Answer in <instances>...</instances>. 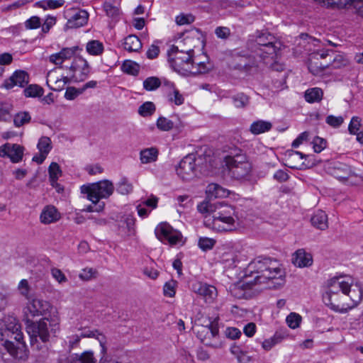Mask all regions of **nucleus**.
<instances>
[{"mask_svg": "<svg viewBox=\"0 0 363 363\" xmlns=\"http://www.w3.org/2000/svg\"><path fill=\"white\" fill-rule=\"evenodd\" d=\"M327 286L323 299L335 312L345 313L362 301L363 291L358 284L353 285L342 277H333L328 281Z\"/></svg>", "mask_w": 363, "mask_h": 363, "instance_id": "1", "label": "nucleus"}, {"mask_svg": "<svg viewBox=\"0 0 363 363\" xmlns=\"http://www.w3.org/2000/svg\"><path fill=\"white\" fill-rule=\"evenodd\" d=\"M0 352H7L18 360H26L28 357L21 325L13 315H6L0 321Z\"/></svg>", "mask_w": 363, "mask_h": 363, "instance_id": "2", "label": "nucleus"}, {"mask_svg": "<svg viewBox=\"0 0 363 363\" xmlns=\"http://www.w3.org/2000/svg\"><path fill=\"white\" fill-rule=\"evenodd\" d=\"M33 350H48V342L51 336L55 337L60 330V318L57 311L38 321H29L26 327Z\"/></svg>", "mask_w": 363, "mask_h": 363, "instance_id": "3", "label": "nucleus"}, {"mask_svg": "<svg viewBox=\"0 0 363 363\" xmlns=\"http://www.w3.org/2000/svg\"><path fill=\"white\" fill-rule=\"evenodd\" d=\"M281 277V269L276 260L269 257H257L248 264L243 278L246 284L255 285Z\"/></svg>", "mask_w": 363, "mask_h": 363, "instance_id": "4", "label": "nucleus"}, {"mask_svg": "<svg viewBox=\"0 0 363 363\" xmlns=\"http://www.w3.org/2000/svg\"><path fill=\"white\" fill-rule=\"evenodd\" d=\"M212 157L206 154H189L184 157L177 168V172L184 181H189L199 174H206L210 171Z\"/></svg>", "mask_w": 363, "mask_h": 363, "instance_id": "5", "label": "nucleus"}, {"mask_svg": "<svg viewBox=\"0 0 363 363\" xmlns=\"http://www.w3.org/2000/svg\"><path fill=\"white\" fill-rule=\"evenodd\" d=\"M230 177L238 181L250 179L252 169V164L243 151L238 147L229 148V154L224 158Z\"/></svg>", "mask_w": 363, "mask_h": 363, "instance_id": "6", "label": "nucleus"}, {"mask_svg": "<svg viewBox=\"0 0 363 363\" xmlns=\"http://www.w3.org/2000/svg\"><path fill=\"white\" fill-rule=\"evenodd\" d=\"M194 50H180L178 46L172 45L167 51L168 62L170 67L177 72L184 76L196 74L201 69H195L193 60Z\"/></svg>", "mask_w": 363, "mask_h": 363, "instance_id": "7", "label": "nucleus"}, {"mask_svg": "<svg viewBox=\"0 0 363 363\" xmlns=\"http://www.w3.org/2000/svg\"><path fill=\"white\" fill-rule=\"evenodd\" d=\"M82 193L87 194V199L92 203H97L101 199H107L114 191V186L112 182L104 179L88 186L81 187Z\"/></svg>", "mask_w": 363, "mask_h": 363, "instance_id": "8", "label": "nucleus"}, {"mask_svg": "<svg viewBox=\"0 0 363 363\" xmlns=\"http://www.w3.org/2000/svg\"><path fill=\"white\" fill-rule=\"evenodd\" d=\"M197 209L212 216H238L234 207L224 202L203 201L198 204Z\"/></svg>", "mask_w": 363, "mask_h": 363, "instance_id": "9", "label": "nucleus"}, {"mask_svg": "<svg viewBox=\"0 0 363 363\" xmlns=\"http://www.w3.org/2000/svg\"><path fill=\"white\" fill-rule=\"evenodd\" d=\"M69 69L73 73L72 79L75 82L84 81L90 72L88 62L82 57H77L74 59Z\"/></svg>", "mask_w": 363, "mask_h": 363, "instance_id": "10", "label": "nucleus"}, {"mask_svg": "<svg viewBox=\"0 0 363 363\" xmlns=\"http://www.w3.org/2000/svg\"><path fill=\"white\" fill-rule=\"evenodd\" d=\"M27 309L33 317L46 315L47 313L51 315L52 313L57 311L48 301L35 298L28 300Z\"/></svg>", "mask_w": 363, "mask_h": 363, "instance_id": "11", "label": "nucleus"}, {"mask_svg": "<svg viewBox=\"0 0 363 363\" xmlns=\"http://www.w3.org/2000/svg\"><path fill=\"white\" fill-rule=\"evenodd\" d=\"M155 233L159 240L162 242L167 241L170 245H176L182 239V234L174 230L172 226L167 223H161L155 230Z\"/></svg>", "mask_w": 363, "mask_h": 363, "instance_id": "12", "label": "nucleus"}, {"mask_svg": "<svg viewBox=\"0 0 363 363\" xmlns=\"http://www.w3.org/2000/svg\"><path fill=\"white\" fill-rule=\"evenodd\" d=\"M196 337L206 345L213 346V340L218 335V327L216 323L210 325H198L196 328Z\"/></svg>", "mask_w": 363, "mask_h": 363, "instance_id": "13", "label": "nucleus"}, {"mask_svg": "<svg viewBox=\"0 0 363 363\" xmlns=\"http://www.w3.org/2000/svg\"><path fill=\"white\" fill-rule=\"evenodd\" d=\"M238 216H212V220L208 225L218 232L231 231L236 228Z\"/></svg>", "mask_w": 363, "mask_h": 363, "instance_id": "14", "label": "nucleus"}, {"mask_svg": "<svg viewBox=\"0 0 363 363\" xmlns=\"http://www.w3.org/2000/svg\"><path fill=\"white\" fill-rule=\"evenodd\" d=\"M23 150L20 145L7 143L0 146V157H8L13 163H18L22 160Z\"/></svg>", "mask_w": 363, "mask_h": 363, "instance_id": "15", "label": "nucleus"}, {"mask_svg": "<svg viewBox=\"0 0 363 363\" xmlns=\"http://www.w3.org/2000/svg\"><path fill=\"white\" fill-rule=\"evenodd\" d=\"M330 6L338 9H353L360 17L363 18V0H325Z\"/></svg>", "mask_w": 363, "mask_h": 363, "instance_id": "16", "label": "nucleus"}, {"mask_svg": "<svg viewBox=\"0 0 363 363\" xmlns=\"http://www.w3.org/2000/svg\"><path fill=\"white\" fill-rule=\"evenodd\" d=\"M191 290L203 296L206 302L211 303L217 297L218 291L215 286L206 283L196 281L191 284Z\"/></svg>", "mask_w": 363, "mask_h": 363, "instance_id": "17", "label": "nucleus"}, {"mask_svg": "<svg viewBox=\"0 0 363 363\" xmlns=\"http://www.w3.org/2000/svg\"><path fill=\"white\" fill-rule=\"evenodd\" d=\"M29 82V75L23 70H16L7 79H6L1 87L11 89L14 86L25 87Z\"/></svg>", "mask_w": 363, "mask_h": 363, "instance_id": "18", "label": "nucleus"}, {"mask_svg": "<svg viewBox=\"0 0 363 363\" xmlns=\"http://www.w3.org/2000/svg\"><path fill=\"white\" fill-rule=\"evenodd\" d=\"M61 218V213L53 205L45 206L40 215V220L43 224L48 225L57 222Z\"/></svg>", "mask_w": 363, "mask_h": 363, "instance_id": "19", "label": "nucleus"}, {"mask_svg": "<svg viewBox=\"0 0 363 363\" xmlns=\"http://www.w3.org/2000/svg\"><path fill=\"white\" fill-rule=\"evenodd\" d=\"M89 18V13L85 10L74 11L68 19L66 27L67 28H77L84 26Z\"/></svg>", "mask_w": 363, "mask_h": 363, "instance_id": "20", "label": "nucleus"}, {"mask_svg": "<svg viewBox=\"0 0 363 363\" xmlns=\"http://www.w3.org/2000/svg\"><path fill=\"white\" fill-rule=\"evenodd\" d=\"M78 49L77 46L62 48L59 52L51 55L49 57V60L56 65H60L66 60L71 59Z\"/></svg>", "mask_w": 363, "mask_h": 363, "instance_id": "21", "label": "nucleus"}, {"mask_svg": "<svg viewBox=\"0 0 363 363\" xmlns=\"http://www.w3.org/2000/svg\"><path fill=\"white\" fill-rule=\"evenodd\" d=\"M238 60L235 67L239 69L249 70L252 67H257L259 63L262 61L260 58L255 54V55H238Z\"/></svg>", "mask_w": 363, "mask_h": 363, "instance_id": "22", "label": "nucleus"}, {"mask_svg": "<svg viewBox=\"0 0 363 363\" xmlns=\"http://www.w3.org/2000/svg\"><path fill=\"white\" fill-rule=\"evenodd\" d=\"M206 193V199L204 201H212L213 199L226 197L229 194L228 190L215 183L208 185Z\"/></svg>", "mask_w": 363, "mask_h": 363, "instance_id": "23", "label": "nucleus"}, {"mask_svg": "<svg viewBox=\"0 0 363 363\" xmlns=\"http://www.w3.org/2000/svg\"><path fill=\"white\" fill-rule=\"evenodd\" d=\"M292 262L298 267H305L311 266L313 259L310 254L306 253L303 250H298L295 252Z\"/></svg>", "mask_w": 363, "mask_h": 363, "instance_id": "24", "label": "nucleus"}, {"mask_svg": "<svg viewBox=\"0 0 363 363\" xmlns=\"http://www.w3.org/2000/svg\"><path fill=\"white\" fill-rule=\"evenodd\" d=\"M311 222L313 226L321 230H324L328 227V216L321 210H318L314 213L311 218Z\"/></svg>", "mask_w": 363, "mask_h": 363, "instance_id": "25", "label": "nucleus"}, {"mask_svg": "<svg viewBox=\"0 0 363 363\" xmlns=\"http://www.w3.org/2000/svg\"><path fill=\"white\" fill-rule=\"evenodd\" d=\"M330 67L327 62H320V60L313 59L312 55L308 58V69L314 75H319L326 69Z\"/></svg>", "mask_w": 363, "mask_h": 363, "instance_id": "26", "label": "nucleus"}, {"mask_svg": "<svg viewBox=\"0 0 363 363\" xmlns=\"http://www.w3.org/2000/svg\"><path fill=\"white\" fill-rule=\"evenodd\" d=\"M286 336V332L282 330L277 331L272 337L264 340L262 346L264 350H270L274 345L280 343Z\"/></svg>", "mask_w": 363, "mask_h": 363, "instance_id": "27", "label": "nucleus"}, {"mask_svg": "<svg viewBox=\"0 0 363 363\" xmlns=\"http://www.w3.org/2000/svg\"><path fill=\"white\" fill-rule=\"evenodd\" d=\"M68 363H96V359L91 351H86L81 354L72 355Z\"/></svg>", "mask_w": 363, "mask_h": 363, "instance_id": "28", "label": "nucleus"}, {"mask_svg": "<svg viewBox=\"0 0 363 363\" xmlns=\"http://www.w3.org/2000/svg\"><path fill=\"white\" fill-rule=\"evenodd\" d=\"M124 48L128 52H138L142 48L140 39L135 35H130L124 40Z\"/></svg>", "mask_w": 363, "mask_h": 363, "instance_id": "29", "label": "nucleus"}, {"mask_svg": "<svg viewBox=\"0 0 363 363\" xmlns=\"http://www.w3.org/2000/svg\"><path fill=\"white\" fill-rule=\"evenodd\" d=\"M323 96V91L318 87L308 89L305 91L304 94L306 101L311 104L320 101Z\"/></svg>", "mask_w": 363, "mask_h": 363, "instance_id": "30", "label": "nucleus"}, {"mask_svg": "<svg viewBox=\"0 0 363 363\" xmlns=\"http://www.w3.org/2000/svg\"><path fill=\"white\" fill-rule=\"evenodd\" d=\"M140 156L142 163H151L157 160L158 150L155 147L147 148L140 151Z\"/></svg>", "mask_w": 363, "mask_h": 363, "instance_id": "31", "label": "nucleus"}, {"mask_svg": "<svg viewBox=\"0 0 363 363\" xmlns=\"http://www.w3.org/2000/svg\"><path fill=\"white\" fill-rule=\"evenodd\" d=\"M165 85L172 89V92H169L167 95L169 101L174 103L177 106H180L184 104V98L179 91L174 87L173 83L167 82Z\"/></svg>", "mask_w": 363, "mask_h": 363, "instance_id": "32", "label": "nucleus"}, {"mask_svg": "<svg viewBox=\"0 0 363 363\" xmlns=\"http://www.w3.org/2000/svg\"><path fill=\"white\" fill-rule=\"evenodd\" d=\"M277 52V46L273 43V40H269L267 41V45L264 47L258 48L256 50V55L257 56L260 58V60H264L265 57H267V55H271L276 54Z\"/></svg>", "mask_w": 363, "mask_h": 363, "instance_id": "33", "label": "nucleus"}, {"mask_svg": "<svg viewBox=\"0 0 363 363\" xmlns=\"http://www.w3.org/2000/svg\"><path fill=\"white\" fill-rule=\"evenodd\" d=\"M272 127V125L270 122L259 120L252 123L250 131L255 135H258L269 131Z\"/></svg>", "mask_w": 363, "mask_h": 363, "instance_id": "34", "label": "nucleus"}, {"mask_svg": "<svg viewBox=\"0 0 363 363\" xmlns=\"http://www.w3.org/2000/svg\"><path fill=\"white\" fill-rule=\"evenodd\" d=\"M48 172L51 185L56 187L58 185L57 179L62 175L60 167L57 162H52L49 167Z\"/></svg>", "mask_w": 363, "mask_h": 363, "instance_id": "35", "label": "nucleus"}, {"mask_svg": "<svg viewBox=\"0 0 363 363\" xmlns=\"http://www.w3.org/2000/svg\"><path fill=\"white\" fill-rule=\"evenodd\" d=\"M104 45L99 40H92L89 41L86 45L87 52L91 55H100L104 52Z\"/></svg>", "mask_w": 363, "mask_h": 363, "instance_id": "36", "label": "nucleus"}, {"mask_svg": "<svg viewBox=\"0 0 363 363\" xmlns=\"http://www.w3.org/2000/svg\"><path fill=\"white\" fill-rule=\"evenodd\" d=\"M234 106L238 108H245L250 104V97L244 93H238L232 96Z\"/></svg>", "mask_w": 363, "mask_h": 363, "instance_id": "37", "label": "nucleus"}, {"mask_svg": "<svg viewBox=\"0 0 363 363\" xmlns=\"http://www.w3.org/2000/svg\"><path fill=\"white\" fill-rule=\"evenodd\" d=\"M65 4L64 0H43L35 3V6L46 9H55L61 7Z\"/></svg>", "mask_w": 363, "mask_h": 363, "instance_id": "38", "label": "nucleus"}, {"mask_svg": "<svg viewBox=\"0 0 363 363\" xmlns=\"http://www.w3.org/2000/svg\"><path fill=\"white\" fill-rule=\"evenodd\" d=\"M123 72L132 75H138L140 70V65L132 60H125L121 66Z\"/></svg>", "mask_w": 363, "mask_h": 363, "instance_id": "39", "label": "nucleus"}, {"mask_svg": "<svg viewBox=\"0 0 363 363\" xmlns=\"http://www.w3.org/2000/svg\"><path fill=\"white\" fill-rule=\"evenodd\" d=\"M156 110L155 105L151 101H146L138 108V113L143 117L152 116Z\"/></svg>", "mask_w": 363, "mask_h": 363, "instance_id": "40", "label": "nucleus"}, {"mask_svg": "<svg viewBox=\"0 0 363 363\" xmlns=\"http://www.w3.org/2000/svg\"><path fill=\"white\" fill-rule=\"evenodd\" d=\"M160 86L161 81L157 77H150L143 81V88L148 91H155Z\"/></svg>", "mask_w": 363, "mask_h": 363, "instance_id": "41", "label": "nucleus"}, {"mask_svg": "<svg viewBox=\"0 0 363 363\" xmlns=\"http://www.w3.org/2000/svg\"><path fill=\"white\" fill-rule=\"evenodd\" d=\"M133 185L125 177L122 178L117 184L116 191L123 195H126L133 191Z\"/></svg>", "mask_w": 363, "mask_h": 363, "instance_id": "42", "label": "nucleus"}, {"mask_svg": "<svg viewBox=\"0 0 363 363\" xmlns=\"http://www.w3.org/2000/svg\"><path fill=\"white\" fill-rule=\"evenodd\" d=\"M327 63L330 64V67L339 69L347 65V60L342 55L335 54L333 56H330Z\"/></svg>", "mask_w": 363, "mask_h": 363, "instance_id": "43", "label": "nucleus"}, {"mask_svg": "<svg viewBox=\"0 0 363 363\" xmlns=\"http://www.w3.org/2000/svg\"><path fill=\"white\" fill-rule=\"evenodd\" d=\"M12 106L6 102H0V121H8L11 118Z\"/></svg>", "mask_w": 363, "mask_h": 363, "instance_id": "44", "label": "nucleus"}, {"mask_svg": "<svg viewBox=\"0 0 363 363\" xmlns=\"http://www.w3.org/2000/svg\"><path fill=\"white\" fill-rule=\"evenodd\" d=\"M23 92L26 97H37L43 95V89L37 84H30L24 89Z\"/></svg>", "mask_w": 363, "mask_h": 363, "instance_id": "45", "label": "nucleus"}, {"mask_svg": "<svg viewBox=\"0 0 363 363\" xmlns=\"http://www.w3.org/2000/svg\"><path fill=\"white\" fill-rule=\"evenodd\" d=\"M156 125L162 131H169L174 128V123L165 117L160 116L157 121Z\"/></svg>", "mask_w": 363, "mask_h": 363, "instance_id": "46", "label": "nucleus"}, {"mask_svg": "<svg viewBox=\"0 0 363 363\" xmlns=\"http://www.w3.org/2000/svg\"><path fill=\"white\" fill-rule=\"evenodd\" d=\"M31 118L28 112H20L15 115L13 123L16 127H21L30 122Z\"/></svg>", "mask_w": 363, "mask_h": 363, "instance_id": "47", "label": "nucleus"}, {"mask_svg": "<svg viewBox=\"0 0 363 363\" xmlns=\"http://www.w3.org/2000/svg\"><path fill=\"white\" fill-rule=\"evenodd\" d=\"M37 147L40 152L48 155L52 149L51 140L48 137H42L39 140Z\"/></svg>", "mask_w": 363, "mask_h": 363, "instance_id": "48", "label": "nucleus"}, {"mask_svg": "<svg viewBox=\"0 0 363 363\" xmlns=\"http://www.w3.org/2000/svg\"><path fill=\"white\" fill-rule=\"evenodd\" d=\"M104 9L106 15L113 19L117 18L120 15L119 9L110 2H105L104 4Z\"/></svg>", "mask_w": 363, "mask_h": 363, "instance_id": "49", "label": "nucleus"}, {"mask_svg": "<svg viewBox=\"0 0 363 363\" xmlns=\"http://www.w3.org/2000/svg\"><path fill=\"white\" fill-rule=\"evenodd\" d=\"M18 289L20 292V294L24 296L28 301L31 298V296H30V292L31 290V288L28 284V281L27 279H22L18 286Z\"/></svg>", "mask_w": 363, "mask_h": 363, "instance_id": "50", "label": "nucleus"}, {"mask_svg": "<svg viewBox=\"0 0 363 363\" xmlns=\"http://www.w3.org/2000/svg\"><path fill=\"white\" fill-rule=\"evenodd\" d=\"M289 328L295 329L298 328L301 321V316L296 313H291L286 319Z\"/></svg>", "mask_w": 363, "mask_h": 363, "instance_id": "51", "label": "nucleus"}, {"mask_svg": "<svg viewBox=\"0 0 363 363\" xmlns=\"http://www.w3.org/2000/svg\"><path fill=\"white\" fill-rule=\"evenodd\" d=\"M50 273H51V275L53 277V279H55V280L56 281H57L58 284H63L67 282V281H68L65 274L62 272L61 269H60L58 268H56V267L51 268Z\"/></svg>", "mask_w": 363, "mask_h": 363, "instance_id": "52", "label": "nucleus"}, {"mask_svg": "<svg viewBox=\"0 0 363 363\" xmlns=\"http://www.w3.org/2000/svg\"><path fill=\"white\" fill-rule=\"evenodd\" d=\"M98 272L96 269L93 268H84L79 274V277L84 281H89L92 278H95Z\"/></svg>", "mask_w": 363, "mask_h": 363, "instance_id": "53", "label": "nucleus"}, {"mask_svg": "<svg viewBox=\"0 0 363 363\" xmlns=\"http://www.w3.org/2000/svg\"><path fill=\"white\" fill-rule=\"evenodd\" d=\"M215 244L216 240L208 238H201L199 240V247L204 251L211 250Z\"/></svg>", "mask_w": 363, "mask_h": 363, "instance_id": "54", "label": "nucleus"}, {"mask_svg": "<svg viewBox=\"0 0 363 363\" xmlns=\"http://www.w3.org/2000/svg\"><path fill=\"white\" fill-rule=\"evenodd\" d=\"M83 93L82 88L77 89L74 86H69L65 94V98L67 100H74L76 97Z\"/></svg>", "mask_w": 363, "mask_h": 363, "instance_id": "55", "label": "nucleus"}, {"mask_svg": "<svg viewBox=\"0 0 363 363\" xmlns=\"http://www.w3.org/2000/svg\"><path fill=\"white\" fill-rule=\"evenodd\" d=\"M313 57V59L318 60H327V62L330 59V56H333L335 55V52L333 50H318L316 52H313L310 54Z\"/></svg>", "mask_w": 363, "mask_h": 363, "instance_id": "56", "label": "nucleus"}, {"mask_svg": "<svg viewBox=\"0 0 363 363\" xmlns=\"http://www.w3.org/2000/svg\"><path fill=\"white\" fill-rule=\"evenodd\" d=\"M361 126V118L358 116H353L348 126V130L350 134H356Z\"/></svg>", "mask_w": 363, "mask_h": 363, "instance_id": "57", "label": "nucleus"}, {"mask_svg": "<svg viewBox=\"0 0 363 363\" xmlns=\"http://www.w3.org/2000/svg\"><path fill=\"white\" fill-rule=\"evenodd\" d=\"M325 122L333 128H338L343 123L344 118L342 116H335L330 115L327 116Z\"/></svg>", "mask_w": 363, "mask_h": 363, "instance_id": "58", "label": "nucleus"}, {"mask_svg": "<svg viewBox=\"0 0 363 363\" xmlns=\"http://www.w3.org/2000/svg\"><path fill=\"white\" fill-rule=\"evenodd\" d=\"M274 39V37L270 35L269 33H262L260 35H259L257 37V39H256V43L257 44V45L259 46L258 48H263L264 47L265 45H267V41L269 40H271L272 41Z\"/></svg>", "mask_w": 363, "mask_h": 363, "instance_id": "59", "label": "nucleus"}, {"mask_svg": "<svg viewBox=\"0 0 363 363\" xmlns=\"http://www.w3.org/2000/svg\"><path fill=\"white\" fill-rule=\"evenodd\" d=\"M313 149L315 152H320L326 147L327 142L325 139L315 137L313 140Z\"/></svg>", "mask_w": 363, "mask_h": 363, "instance_id": "60", "label": "nucleus"}, {"mask_svg": "<svg viewBox=\"0 0 363 363\" xmlns=\"http://www.w3.org/2000/svg\"><path fill=\"white\" fill-rule=\"evenodd\" d=\"M40 26V19L38 16H32L25 22V26L27 29H35Z\"/></svg>", "mask_w": 363, "mask_h": 363, "instance_id": "61", "label": "nucleus"}, {"mask_svg": "<svg viewBox=\"0 0 363 363\" xmlns=\"http://www.w3.org/2000/svg\"><path fill=\"white\" fill-rule=\"evenodd\" d=\"M194 21V18L192 15L181 14L176 17V23L179 26L189 24Z\"/></svg>", "mask_w": 363, "mask_h": 363, "instance_id": "62", "label": "nucleus"}, {"mask_svg": "<svg viewBox=\"0 0 363 363\" xmlns=\"http://www.w3.org/2000/svg\"><path fill=\"white\" fill-rule=\"evenodd\" d=\"M176 282L174 281L167 282L164 286V294L169 297H173L175 294Z\"/></svg>", "mask_w": 363, "mask_h": 363, "instance_id": "63", "label": "nucleus"}, {"mask_svg": "<svg viewBox=\"0 0 363 363\" xmlns=\"http://www.w3.org/2000/svg\"><path fill=\"white\" fill-rule=\"evenodd\" d=\"M216 36L221 39H227L230 35V30L227 27H218L215 30Z\"/></svg>", "mask_w": 363, "mask_h": 363, "instance_id": "64", "label": "nucleus"}]
</instances>
